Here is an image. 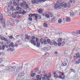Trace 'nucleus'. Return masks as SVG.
I'll list each match as a JSON object with an SVG mask.
<instances>
[{"mask_svg": "<svg viewBox=\"0 0 80 80\" xmlns=\"http://www.w3.org/2000/svg\"><path fill=\"white\" fill-rule=\"evenodd\" d=\"M16 10H19L18 12H16L15 13L16 15L17 14H20V13H22V15L25 14V12H23V8L22 7H19L18 6L16 7L15 8Z\"/></svg>", "mask_w": 80, "mask_h": 80, "instance_id": "1", "label": "nucleus"}, {"mask_svg": "<svg viewBox=\"0 0 80 80\" xmlns=\"http://www.w3.org/2000/svg\"><path fill=\"white\" fill-rule=\"evenodd\" d=\"M58 73L60 76H58L57 74H55L54 75V77L56 78H62L64 79L65 78V75H64V73H62L60 72H59Z\"/></svg>", "mask_w": 80, "mask_h": 80, "instance_id": "2", "label": "nucleus"}, {"mask_svg": "<svg viewBox=\"0 0 80 80\" xmlns=\"http://www.w3.org/2000/svg\"><path fill=\"white\" fill-rule=\"evenodd\" d=\"M20 5L21 7H23L25 8H26V9L29 8V6L28 4H27L26 2L25 1H23L22 2H21L20 3Z\"/></svg>", "mask_w": 80, "mask_h": 80, "instance_id": "3", "label": "nucleus"}, {"mask_svg": "<svg viewBox=\"0 0 80 80\" xmlns=\"http://www.w3.org/2000/svg\"><path fill=\"white\" fill-rule=\"evenodd\" d=\"M0 17V21L1 22V23L3 25V27H5V20L3 18V15H1Z\"/></svg>", "mask_w": 80, "mask_h": 80, "instance_id": "4", "label": "nucleus"}, {"mask_svg": "<svg viewBox=\"0 0 80 80\" xmlns=\"http://www.w3.org/2000/svg\"><path fill=\"white\" fill-rule=\"evenodd\" d=\"M19 67L18 66L17 67V69L16 71L17 72H18L21 71V68H23V64L21 63L19 64Z\"/></svg>", "mask_w": 80, "mask_h": 80, "instance_id": "5", "label": "nucleus"}, {"mask_svg": "<svg viewBox=\"0 0 80 80\" xmlns=\"http://www.w3.org/2000/svg\"><path fill=\"white\" fill-rule=\"evenodd\" d=\"M17 69V68L15 66H11L8 68V70L9 71H15Z\"/></svg>", "mask_w": 80, "mask_h": 80, "instance_id": "6", "label": "nucleus"}, {"mask_svg": "<svg viewBox=\"0 0 80 80\" xmlns=\"http://www.w3.org/2000/svg\"><path fill=\"white\" fill-rule=\"evenodd\" d=\"M17 69V68L15 66H11L8 68V70L9 71H15Z\"/></svg>", "mask_w": 80, "mask_h": 80, "instance_id": "7", "label": "nucleus"}, {"mask_svg": "<svg viewBox=\"0 0 80 80\" xmlns=\"http://www.w3.org/2000/svg\"><path fill=\"white\" fill-rule=\"evenodd\" d=\"M44 77L42 78V80H50V79L48 78V77L47 75V74H44Z\"/></svg>", "mask_w": 80, "mask_h": 80, "instance_id": "8", "label": "nucleus"}, {"mask_svg": "<svg viewBox=\"0 0 80 80\" xmlns=\"http://www.w3.org/2000/svg\"><path fill=\"white\" fill-rule=\"evenodd\" d=\"M37 14H29V16L30 17H35V20L37 21Z\"/></svg>", "mask_w": 80, "mask_h": 80, "instance_id": "9", "label": "nucleus"}, {"mask_svg": "<svg viewBox=\"0 0 80 80\" xmlns=\"http://www.w3.org/2000/svg\"><path fill=\"white\" fill-rule=\"evenodd\" d=\"M40 41L42 44H44V45H46V44H47V40L45 39L43 40V39L41 38Z\"/></svg>", "mask_w": 80, "mask_h": 80, "instance_id": "10", "label": "nucleus"}, {"mask_svg": "<svg viewBox=\"0 0 80 80\" xmlns=\"http://www.w3.org/2000/svg\"><path fill=\"white\" fill-rule=\"evenodd\" d=\"M37 44V47H40V43L39 42V41H38V38H36Z\"/></svg>", "mask_w": 80, "mask_h": 80, "instance_id": "11", "label": "nucleus"}, {"mask_svg": "<svg viewBox=\"0 0 80 80\" xmlns=\"http://www.w3.org/2000/svg\"><path fill=\"white\" fill-rule=\"evenodd\" d=\"M68 2V7H70V3H72V1L69 0L67 1Z\"/></svg>", "mask_w": 80, "mask_h": 80, "instance_id": "12", "label": "nucleus"}, {"mask_svg": "<svg viewBox=\"0 0 80 80\" xmlns=\"http://www.w3.org/2000/svg\"><path fill=\"white\" fill-rule=\"evenodd\" d=\"M36 77L37 78V79L35 78L33 80H34L35 79L36 80H41V79H42V77H40V75H38L37 76H36Z\"/></svg>", "mask_w": 80, "mask_h": 80, "instance_id": "13", "label": "nucleus"}, {"mask_svg": "<svg viewBox=\"0 0 80 80\" xmlns=\"http://www.w3.org/2000/svg\"><path fill=\"white\" fill-rule=\"evenodd\" d=\"M30 42L31 43H33V45L34 46L36 45V41H34L32 39H31L30 40Z\"/></svg>", "mask_w": 80, "mask_h": 80, "instance_id": "14", "label": "nucleus"}, {"mask_svg": "<svg viewBox=\"0 0 80 80\" xmlns=\"http://www.w3.org/2000/svg\"><path fill=\"white\" fill-rule=\"evenodd\" d=\"M53 7H54V8H55V9H57V8H58V7H59V4H58V3L55 4H54Z\"/></svg>", "mask_w": 80, "mask_h": 80, "instance_id": "15", "label": "nucleus"}, {"mask_svg": "<svg viewBox=\"0 0 80 80\" xmlns=\"http://www.w3.org/2000/svg\"><path fill=\"white\" fill-rule=\"evenodd\" d=\"M61 4L62 7H64L65 8H66L67 7H68V5H67V3H65L64 4L63 3H61Z\"/></svg>", "mask_w": 80, "mask_h": 80, "instance_id": "16", "label": "nucleus"}, {"mask_svg": "<svg viewBox=\"0 0 80 80\" xmlns=\"http://www.w3.org/2000/svg\"><path fill=\"white\" fill-rule=\"evenodd\" d=\"M42 1V0H35V3L38 4L39 2L41 3Z\"/></svg>", "mask_w": 80, "mask_h": 80, "instance_id": "17", "label": "nucleus"}, {"mask_svg": "<svg viewBox=\"0 0 80 80\" xmlns=\"http://www.w3.org/2000/svg\"><path fill=\"white\" fill-rule=\"evenodd\" d=\"M12 17L13 18H15L17 17V15H16V14L15 13H12Z\"/></svg>", "mask_w": 80, "mask_h": 80, "instance_id": "18", "label": "nucleus"}, {"mask_svg": "<svg viewBox=\"0 0 80 80\" xmlns=\"http://www.w3.org/2000/svg\"><path fill=\"white\" fill-rule=\"evenodd\" d=\"M66 20L68 22H70L71 20L70 19V18L68 17H67L66 18Z\"/></svg>", "mask_w": 80, "mask_h": 80, "instance_id": "19", "label": "nucleus"}, {"mask_svg": "<svg viewBox=\"0 0 80 80\" xmlns=\"http://www.w3.org/2000/svg\"><path fill=\"white\" fill-rule=\"evenodd\" d=\"M7 13H8V14H9V15H11V11L10 9L8 8L7 9Z\"/></svg>", "mask_w": 80, "mask_h": 80, "instance_id": "20", "label": "nucleus"}, {"mask_svg": "<svg viewBox=\"0 0 80 80\" xmlns=\"http://www.w3.org/2000/svg\"><path fill=\"white\" fill-rule=\"evenodd\" d=\"M30 38V36L27 35L26 36L25 38V40H27H27H29V39Z\"/></svg>", "mask_w": 80, "mask_h": 80, "instance_id": "21", "label": "nucleus"}, {"mask_svg": "<svg viewBox=\"0 0 80 80\" xmlns=\"http://www.w3.org/2000/svg\"><path fill=\"white\" fill-rule=\"evenodd\" d=\"M38 11L39 13H42L43 12L42 9L41 8L39 9Z\"/></svg>", "mask_w": 80, "mask_h": 80, "instance_id": "22", "label": "nucleus"}, {"mask_svg": "<svg viewBox=\"0 0 80 80\" xmlns=\"http://www.w3.org/2000/svg\"><path fill=\"white\" fill-rule=\"evenodd\" d=\"M80 58L78 59V61H76L75 63L76 65H78V64L80 63Z\"/></svg>", "mask_w": 80, "mask_h": 80, "instance_id": "23", "label": "nucleus"}, {"mask_svg": "<svg viewBox=\"0 0 80 80\" xmlns=\"http://www.w3.org/2000/svg\"><path fill=\"white\" fill-rule=\"evenodd\" d=\"M9 8H10V9H11V10L12 11H14V8H13L12 6H10Z\"/></svg>", "mask_w": 80, "mask_h": 80, "instance_id": "24", "label": "nucleus"}, {"mask_svg": "<svg viewBox=\"0 0 80 80\" xmlns=\"http://www.w3.org/2000/svg\"><path fill=\"white\" fill-rule=\"evenodd\" d=\"M71 16H74L75 15V13L73 12L72 11H71L70 12Z\"/></svg>", "mask_w": 80, "mask_h": 80, "instance_id": "25", "label": "nucleus"}, {"mask_svg": "<svg viewBox=\"0 0 80 80\" xmlns=\"http://www.w3.org/2000/svg\"><path fill=\"white\" fill-rule=\"evenodd\" d=\"M49 55V54H48V53H45L44 55V58H47L48 56Z\"/></svg>", "mask_w": 80, "mask_h": 80, "instance_id": "26", "label": "nucleus"}, {"mask_svg": "<svg viewBox=\"0 0 80 80\" xmlns=\"http://www.w3.org/2000/svg\"><path fill=\"white\" fill-rule=\"evenodd\" d=\"M12 47V48H13L14 47V45H13V43H11L9 45V47Z\"/></svg>", "mask_w": 80, "mask_h": 80, "instance_id": "27", "label": "nucleus"}, {"mask_svg": "<svg viewBox=\"0 0 80 80\" xmlns=\"http://www.w3.org/2000/svg\"><path fill=\"white\" fill-rule=\"evenodd\" d=\"M2 35H1L0 36V38L1 40H4V39H5V37L2 36Z\"/></svg>", "mask_w": 80, "mask_h": 80, "instance_id": "28", "label": "nucleus"}, {"mask_svg": "<svg viewBox=\"0 0 80 80\" xmlns=\"http://www.w3.org/2000/svg\"><path fill=\"white\" fill-rule=\"evenodd\" d=\"M80 53H78L76 54V58H80Z\"/></svg>", "mask_w": 80, "mask_h": 80, "instance_id": "29", "label": "nucleus"}, {"mask_svg": "<svg viewBox=\"0 0 80 80\" xmlns=\"http://www.w3.org/2000/svg\"><path fill=\"white\" fill-rule=\"evenodd\" d=\"M35 75H36V73H32L31 74V77H34V76H35Z\"/></svg>", "mask_w": 80, "mask_h": 80, "instance_id": "30", "label": "nucleus"}, {"mask_svg": "<svg viewBox=\"0 0 80 80\" xmlns=\"http://www.w3.org/2000/svg\"><path fill=\"white\" fill-rule=\"evenodd\" d=\"M41 72H42L41 71H39L38 69H37V71L35 72H37L38 73V74H40V73Z\"/></svg>", "mask_w": 80, "mask_h": 80, "instance_id": "31", "label": "nucleus"}, {"mask_svg": "<svg viewBox=\"0 0 80 80\" xmlns=\"http://www.w3.org/2000/svg\"><path fill=\"white\" fill-rule=\"evenodd\" d=\"M62 39L61 38H59L58 40V42H62Z\"/></svg>", "mask_w": 80, "mask_h": 80, "instance_id": "32", "label": "nucleus"}, {"mask_svg": "<svg viewBox=\"0 0 80 80\" xmlns=\"http://www.w3.org/2000/svg\"><path fill=\"white\" fill-rule=\"evenodd\" d=\"M62 19H59L58 20V23H62Z\"/></svg>", "mask_w": 80, "mask_h": 80, "instance_id": "33", "label": "nucleus"}, {"mask_svg": "<svg viewBox=\"0 0 80 80\" xmlns=\"http://www.w3.org/2000/svg\"><path fill=\"white\" fill-rule=\"evenodd\" d=\"M61 1H62V0H58L57 2V3H58V4H61V3H60V2H61Z\"/></svg>", "mask_w": 80, "mask_h": 80, "instance_id": "34", "label": "nucleus"}, {"mask_svg": "<svg viewBox=\"0 0 80 80\" xmlns=\"http://www.w3.org/2000/svg\"><path fill=\"white\" fill-rule=\"evenodd\" d=\"M53 44H54V45H55V46H57V43L55 41H54L53 42Z\"/></svg>", "mask_w": 80, "mask_h": 80, "instance_id": "35", "label": "nucleus"}, {"mask_svg": "<svg viewBox=\"0 0 80 80\" xmlns=\"http://www.w3.org/2000/svg\"><path fill=\"white\" fill-rule=\"evenodd\" d=\"M23 76V74L20 73L19 74V75L18 76V77H22Z\"/></svg>", "mask_w": 80, "mask_h": 80, "instance_id": "36", "label": "nucleus"}, {"mask_svg": "<svg viewBox=\"0 0 80 80\" xmlns=\"http://www.w3.org/2000/svg\"><path fill=\"white\" fill-rule=\"evenodd\" d=\"M48 14L51 17H53V14L51 12H49Z\"/></svg>", "mask_w": 80, "mask_h": 80, "instance_id": "37", "label": "nucleus"}, {"mask_svg": "<svg viewBox=\"0 0 80 80\" xmlns=\"http://www.w3.org/2000/svg\"><path fill=\"white\" fill-rule=\"evenodd\" d=\"M43 26L44 27H47V23H44L43 25Z\"/></svg>", "mask_w": 80, "mask_h": 80, "instance_id": "38", "label": "nucleus"}, {"mask_svg": "<svg viewBox=\"0 0 80 80\" xmlns=\"http://www.w3.org/2000/svg\"><path fill=\"white\" fill-rule=\"evenodd\" d=\"M45 16L47 18H50V16L48 14H46Z\"/></svg>", "mask_w": 80, "mask_h": 80, "instance_id": "39", "label": "nucleus"}, {"mask_svg": "<svg viewBox=\"0 0 80 80\" xmlns=\"http://www.w3.org/2000/svg\"><path fill=\"white\" fill-rule=\"evenodd\" d=\"M13 4L14 5H15V6H17V4L15 2H13Z\"/></svg>", "mask_w": 80, "mask_h": 80, "instance_id": "40", "label": "nucleus"}, {"mask_svg": "<svg viewBox=\"0 0 80 80\" xmlns=\"http://www.w3.org/2000/svg\"><path fill=\"white\" fill-rule=\"evenodd\" d=\"M41 49L43 50H44L45 51H46V50H47V48H41Z\"/></svg>", "mask_w": 80, "mask_h": 80, "instance_id": "41", "label": "nucleus"}, {"mask_svg": "<svg viewBox=\"0 0 80 80\" xmlns=\"http://www.w3.org/2000/svg\"><path fill=\"white\" fill-rule=\"evenodd\" d=\"M47 43H49L51 42L50 40L49 39H47Z\"/></svg>", "mask_w": 80, "mask_h": 80, "instance_id": "42", "label": "nucleus"}, {"mask_svg": "<svg viewBox=\"0 0 80 80\" xmlns=\"http://www.w3.org/2000/svg\"><path fill=\"white\" fill-rule=\"evenodd\" d=\"M5 46L4 45L2 46V50H5Z\"/></svg>", "mask_w": 80, "mask_h": 80, "instance_id": "43", "label": "nucleus"}, {"mask_svg": "<svg viewBox=\"0 0 80 80\" xmlns=\"http://www.w3.org/2000/svg\"><path fill=\"white\" fill-rule=\"evenodd\" d=\"M62 43L61 42H59L58 43V46H59V47H60L61 45H62Z\"/></svg>", "mask_w": 80, "mask_h": 80, "instance_id": "44", "label": "nucleus"}, {"mask_svg": "<svg viewBox=\"0 0 80 80\" xmlns=\"http://www.w3.org/2000/svg\"><path fill=\"white\" fill-rule=\"evenodd\" d=\"M48 79H49V78H50L51 77V73H49V75H48Z\"/></svg>", "mask_w": 80, "mask_h": 80, "instance_id": "45", "label": "nucleus"}, {"mask_svg": "<svg viewBox=\"0 0 80 80\" xmlns=\"http://www.w3.org/2000/svg\"><path fill=\"white\" fill-rule=\"evenodd\" d=\"M32 3H35V0H32Z\"/></svg>", "mask_w": 80, "mask_h": 80, "instance_id": "46", "label": "nucleus"}, {"mask_svg": "<svg viewBox=\"0 0 80 80\" xmlns=\"http://www.w3.org/2000/svg\"><path fill=\"white\" fill-rule=\"evenodd\" d=\"M9 38L11 40H12L13 38V36H10L9 37Z\"/></svg>", "mask_w": 80, "mask_h": 80, "instance_id": "47", "label": "nucleus"}, {"mask_svg": "<svg viewBox=\"0 0 80 80\" xmlns=\"http://www.w3.org/2000/svg\"><path fill=\"white\" fill-rule=\"evenodd\" d=\"M52 22H55V18H53L52 19Z\"/></svg>", "mask_w": 80, "mask_h": 80, "instance_id": "48", "label": "nucleus"}, {"mask_svg": "<svg viewBox=\"0 0 80 80\" xmlns=\"http://www.w3.org/2000/svg\"><path fill=\"white\" fill-rule=\"evenodd\" d=\"M49 44L51 45H53V42H51L49 43Z\"/></svg>", "mask_w": 80, "mask_h": 80, "instance_id": "49", "label": "nucleus"}, {"mask_svg": "<svg viewBox=\"0 0 80 80\" xmlns=\"http://www.w3.org/2000/svg\"><path fill=\"white\" fill-rule=\"evenodd\" d=\"M64 44H65V42H62V46H63Z\"/></svg>", "mask_w": 80, "mask_h": 80, "instance_id": "50", "label": "nucleus"}, {"mask_svg": "<svg viewBox=\"0 0 80 80\" xmlns=\"http://www.w3.org/2000/svg\"><path fill=\"white\" fill-rule=\"evenodd\" d=\"M32 39L33 40H35V36H32Z\"/></svg>", "mask_w": 80, "mask_h": 80, "instance_id": "51", "label": "nucleus"}, {"mask_svg": "<svg viewBox=\"0 0 80 80\" xmlns=\"http://www.w3.org/2000/svg\"><path fill=\"white\" fill-rule=\"evenodd\" d=\"M29 19L30 21H32V18H31V17H29Z\"/></svg>", "mask_w": 80, "mask_h": 80, "instance_id": "52", "label": "nucleus"}, {"mask_svg": "<svg viewBox=\"0 0 80 80\" xmlns=\"http://www.w3.org/2000/svg\"><path fill=\"white\" fill-rule=\"evenodd\" d=\"M10 51L11 52H12V51H13V49L12 48H10Z\"/></svg>", "mask_w": 80, "mask_h": 80, "instance_id": "53", "label": "nucleus"}, {"mask_svg": "<svg viewBox=\"0 0 80 80\" xmlns=\"http://www.w3.org/2000/svg\"><path fill=\"white\" fill-rule=\"evenodd\" d=\"M57 74V72L54 71L53 72V75H56Z\"/></svg>", "mask_w": 80, "mask_h": 80, "instance_id": "54", "label": "nucleus"}, {"mask_svg": "<svg viewBox=\"0 0 80 80\" xmlns=\"http://www.w3.org/2000/svg\"><path fill=\"white\" fill-rule=\"evenodd\" d=\"M4 40L5 42H7V39L4 38Z\"/></svg>", "mask_w": 80, "mask_h": 80, "instance_id": "55", "label": "nucleus"}, {"mask_svg": "<svg viewBox=\"0 0 80 80\" xmlns=\"http://www.w3.org/2000/svg\"><path fill=\"white\" fill-rule=\"evenodd\" d=\"M37 18H38L39 19H41V16H37Z\"/></svg>", "mask_w": 80, "mask_h": 80, "instance_id": "56", "label": "nucleus"}, {"mask_svg": "<svg viewBox=\"0 0 80 80\" xmlns=\"http://www.w3.org/2000/svg\"><path fill=\"white\" fill-rule=\"evenodd\" d=\"M72 34L73 35H75V32H72Z\"/></svg>", "mask_w": 80, "mask_h": 80, "instance_id": "57", "label": "nucleus"}, {"mask_svg": "<svg viewBox=\"0 0 80 80\" xmlns=\"http://www.w3.org/2000/svg\"><path fill=\"white\" fill-rule=\"evenodd\" d=\"M17 18H20V15H18L17 16Z\"/></svg>", "mask_w": 80, "mask_h": 80, "instance_id": "58", "label": "nucleus"}, {"mask_svg": "<svg viewBox=\"0 0 80 80\" xmlns=\"http://www.w3.org/2000/svg\"><path fill=\"white\" fill-rule=\"evenodd\" d=\"M9 3V5H11V4H12V1L10 2Z\"/></svg>", "mask_w": 80, "mask_h": 80, "instance_id": "59", "label": "nucleus"}, {"mask_svg": "<svg viewBox=\"0 0 80 80\" xmlns=\"http://www.w3.org/2000/svg\"><path fill=\"white\" fill-rule=\"evenodd\" d=\"M54 53H55V54H56V55H57L58 54V52H55Z\"/></svg>", "mask_w": 80, "mask_h": 80, "instance_id": "60", "label": "nucleus"}, {"mask_svg": "<svg viewBox=\"0 0 80 80\" xmlns=\"http://www.w3.org/2000/svg\"><path fill=\"white\" fill-rule=\"evenodd\" d=\"M76 35H78V31H77L76 33Z\"/></svg>", "mask_w": 80, "mask_h": 80, "instance_id": "61", "label": "nucleus"}, {"mask_svg": "<svg viewBox=\"0 0 80 80\" xmlns=\"http://www.w3.org/2000/svg\"><path fill=\"white\" fill-rule=\"evenodd\" d=\"M20 42H21V40H19V41H18L17 42V43H19Z\"/></svg>", "mask_w": 80, "mask_h": 80, "instance_id": "62", "label": "nucleus"}, {"mask_svg": "<svg viewBox=\"0 0 80 80\" xmlns=\"http://www.w3.org/2000/svg\"><path fill=\"white\" fill-rule=\"evenodd\" d=\"M10 49H8L7 50V52H9L10 51Z\"/></svg>", "mask_w": 80, "mask_h": 80, "instance_id": "63", "label": "nucleus"}, {"mask_svg": "<svg viewBox=\"0 0 80 80\" xmlns=\"http://www.w3.org/2000/svg\"><path fill=\"white\" fill-rule=\"evenodd\" d=\"M73 58H74V60H75V58H76V56H74Z\"/></svg>", "mask_w": 80, "mask_h": 80, "instance_id": "64", "label": "nucleus"}]
</instances>
